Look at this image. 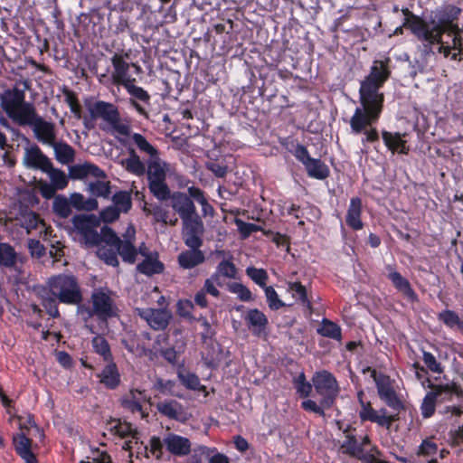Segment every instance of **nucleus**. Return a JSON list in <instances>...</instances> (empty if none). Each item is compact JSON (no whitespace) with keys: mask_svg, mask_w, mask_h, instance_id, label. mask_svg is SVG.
Instances as JSON below:
<instances>
[{"mask_svg":"<svg viewBox=\"0 0 463 463\" xmlns=\"http://www.w3.org/2000/svg\"><path fill=\"white\" fill-rule=\"evenodd\" d=\"M114 206L122 213H128L132 206L131 195L125 191H119L112 196Z\"/></svg>","mask_w":463,"mask_h":463,"instance_id":"nucleus-48","label":"nucleus"},{"mask_svg":"<svg viewBox=\"0 0 463 463\" xmlns=\"http://www.w3.org/2000/svg\"><path fill=\"white\" fill-rule=\"evenodd\" d=\"M70 175L71 178L79 180L90 177L97 179L106 178V174L101 168L89 162L72 165L70 168Z\"/></svg>","mask_w":463,"mask_h":463,"instance_id":"nucleus-23","label":"nucleus"},{"mask_svg":"<svg viewBox=\"0 0 463 463\" xmlns=\"http://www.w3.org/2000/svg\"><path fill=\"white\" fill-rule=\"evenodd\" d=\"M213 274H218L219 279L221 276L228 279H235L237 269L231 260H224L218 264L216 271Z\"/></svg>","mask_w":463,"mask_h":463,"instance_id":"nucleus-54","label":"nucleus"},{"mask_svg":"<svg viewBox=\"0 0 463 463\" xmlns=\"http://www.w3.org/2000/svg\"><path fill=\"white\" fill-rule=\"evenodd\" d=\"M246 274L250 279L254 281L260 288H265L266 282L269 279L268 273L263 269H257L255 267H248L246 269Z\"/></svg>","mask_w":463,"mask_h":463,"instance_id":"nucleus-52","label":"nucleus"},{"mask_svg":"<svg viewBox=\"0 0 463 463\" xmlns=\"http://www.w3.org/2000/svg\"><path fill=\"white\" fill-rule=\"evenodd\" d=\"M422 360L427 368L434 373L441 374L443 373V366L436 359V357L430 352H422Z\"/></svg>","mask_w":463,"mask_h":463,"instance_id":"nucleus-59","label":"nucleus"},{"mask_svg":"<svg viewBox=\"0 0 463 463\" xmlns=\"http://www.w3.org/2000/svg\"><path fill=\"white\" fill-rule=\"evenodd\" d=\"M73 230L80 237V241L87 248L99 245L103 238L102 228L97 231L99 219L94 215H75L72 220Z\"/></svg>","mask_w":463,"mask_h":463,"instance_id":"nucleus-7","label":"nucleus"},{"mask_svg":"<svg viewBox=\"0 0 463 463\" xmlns=\"http://www.w3.org/2000/svg\"><path fill=\"white\" fill-rule=\"evenodd\" d=\"M24 163L27 167L40 169L43 172L50 168L52 161L43 155L38 146L33 145L25 148Z\"/></svg>","mask_w":463,"mask_h":463,"instance_id":"nucleus-21","label":"nucleus"},{"mask_svg":"<svg viewBox=\"0 0 463 463\" xmlns=\"http://www.w3.org/2000/svg\"><path fill=\"white\" fill-rule=\"evenodd\" d=\"M389 60L374 61L369 74L361 81L359 89L360 106L356 107L350 118L352 133L358 135L364 133L362 144L372 143L379 138L376 128L366 129L376 123L382 114L384 96L380 89L388 80L391 71L388 67Z\"/></svg>","mask_w":463,"mask_h":463,"instance_id":"nucleus-2","label":"nucleus"},{"mask_svg":"<svg viewBox=\"0 0 463 463\" xmlns=\"http://www.w3.org/2000/svg\"><path fill=\"white\" fill-rule=\"evenodd\" d=\"M13 441L16 453L26 463H38L31 449L32 441L24 432H20L14 436Z\"/></svg>","mask_w":463,"mask_h":463,"instance_id":"nucleus-29","label":"nucleus"},{"mask_svg":"<svg viewBox=\"0 0 463 463\" xmlns=\"http://www.w3.org/2000/svg\"><path fill=\"white\" fill-rule=\"evenodd\" d=\"M137 315L154 330H164L169 324L170 313L165 308H136Z\"/></svg>","mask_w":463,"mask_h":463,"instance_id":"nucleus-17","label":"nucleus"},{"mask_svg":"<svg viewBox=\"0 0 463 463\" xmlns=\"http://www.w3.org/2000/svg\"><path fill=\"white\" fill-rule=\"evenodd\" d=\"M20 126L31 127L36 139L43 145L51 146L56 142L55 125L44 120L37 114L36 109Z\"/></svg>","mask_w":463,"mask_h":463,"instance_id":"nucleus-12","label":"nucleus"},{"mask_svg":"<svg viewBox=\"0 0 463 463\" xmlns=\"http://www.w3.org/2000/svg\"><path fill=\"white\" fill-rule=\"evenodd\" d=\"M242 318L253 335L260 337L266 334L269 319L260 309L250 308L247 310Z\"/></svg>","mask_w":463,"mask_h":463,"instance_id":"nucleus-18","label":"nucleus"},{"mask_svg":"<svg viewBox=\"0 0 463 463\" xmlns=\"http://www.w3.org/2000/svg\"><path fill=\"white\" fill-rule=\"evenodd\" d=\"M17 253L14 247L6 242L0 243V266L12 268L16 264Z\"/></svg>","mask_w":463,"mask_h":463,"instance_id":"nucleus-39","label":"nucleus"},{"mask_svg":"<svg viewBox=\"0 0 463 463\" xmlns=\"http://www.w3.org/2000/svg\"><path fill=\"white\" fill-rule=\"evenodd\" d=\"M52 209L53 212L61 218H67L71 213V203L63 195H57L54 197Z\"/></svg>","mask_w":463,"mask_h":463,"instance_id":"nucleus-47","label":"nucleus"},{"mask_svg":"<svg viewBox=\"0 0 463 463\" xmlns=\"http://www.w3.org/2000/svg\"><path fill=\"white\" fill-rule=\"evenodd\" d=\"M122 449L129 452V458L136 455V458H139L140 455H145L146 458H149L148 447L144 445L143 442L139 441L138 434L132 436V439L123 441L121 444Z\"/></svg>","mask_w":463,"mask_h":463,"instance_id":"nucleus-38","label":"nucleus"},{"mask_svg":"<svg viewBox=\"0 0 463 463\" xmlns=\"http://www.w3.org/2000/svg\"><path fill=\"white\" fill-rule=\"evenodd\" d=\"M183 222V238L187 247H201L203 240L201 238L203 232V224L197 213L189 215Z\"/></svg>","mask_w":463,"mask_h":463,"instance_id":"nucleus-14","label":"nucleus"},{"mask_svg":"<svg viewBox=\"0 0 463 463\" xmlns=\"http://www.w3.org/2000/svg\"><path fill=\"white\" fill-rule=\"evenodd\" d=\"M112 71L110 74L111 80L115 85L125 87L126 85L136 81V79L131 76L130 70V52H117L111 59Z\"/></svg>","mask_w":463,"mask_h":463,"instance_id":"nucleus-11","label":"nucleus"},{"mask_svg":"<svg viewBox=\"0 0 463 463\" xmlns=\"http://www.w3.org/2000/svg\"><path fill=\"white\" fill-rule=\"evenodd\" d=\"M215 449H211L206 446H199L194 449V454L191 456L187 463H202L199 456L210 457L211 453H213Z\"/></svg>","mask_w":463,"mask_h":463,"instance_id":"nucleus-64","label":"nucleus"},{"mask_svg":"<svg viewBox=\"0 0 463 463\" xmlns=\"http://www.w3.org/2000/svg\"><path fill=\"white\" fill-rule=\"evenodd\" d=\"M317 331L319 335L335 340H341L342 337L340 326L326 318L322 320L321 326Z\"/></svg>","mask_w":463,"mask_h":463,"instance_id":"nucleus-40","label":"nucleus"},{"mask_svg":"<svg viewBox=\"0 0 463 463\" xmlns=\"http://www.w3.org/2000/svg\"><path fill=\"white\" fill-rule=\"evenodd\" d=\"M91 344L94 351L99 355H101L105 361H112L110 346L104 336L99 335L94 336L91 341Z\"/></svg>","mask_w":463,"mask_h":463,"instance_id":"nucleus-44","label":"nucleus"},{"mask_svg":"<svg viewBox=\"0 0 463 463\" xmlns=\"http://www.w3.org/2000/svg\"><path fill=\"white\" fill-rule=\"evenodd\" d=\"M288 291L292 295V297L299 301L303 306L307 307H311V303L307 298V289L300 282H287Z\"/></svg>","mask_w":463,"mask_h":463,"instance_id":"nucleus-41","label":"nucleus"},{"mask_svg":"<svg viewBox=\"0 0 463 463\" xmlns=\"http://www.w3.org/2000/svg\"><path fill=\"white\" fill-rule=\"evenodd\" d=\"M359 417L363 421L369 420L386 428H389L393 420L391 416L386 414L385 409H382L377 411L372 408L369 402L363 403V407L359 411Z\"/></svg>","mask_w":463,"mask_h":463,"instance_id":"nucleus-24","label":"nucleus"},{"mask_svg":"<svg viewBox=\"0 0 463 463\" xmlns=\"http://www.w3.org/2000/svg\"><path fill=\"white\" fill-rule=\"evenodd\" d=\"M230 292L236 294L238 298L241 301H251L253 300L251 291L243 284L239 282H232L228 285Z\"/></svg>","mask_w":463,"mask_h":463,"instance_id":"nucleus-53","label":"nucleus"},{"mask_svg":"<svg viewBox=\"0 0 463 463\" xmlns=\"http://www.w3.org/2000/svg\"><path fill=\"white\" fill-rule=\"evenodd\" d=\"M148 185L151 193L158 200H166L170 197V190L165 183V179L149 180Z\"/></svg>","mask_w":463,"mask_h":463,"instance_id":"nucleus-46","label":"nucleus"},{"mask_svg":"<svg viewBox=\"0 0 463 463\" xmlns=\"http://www.w3.org/2000/svg\"><path fill=\"white\" fill-rule=\"evenodd\" d=\"M107 234L110 242L114 243L118 248V255L122 258L124 262L133 264L137 256V249L134 242L136 239V230L134 226L129 225L122 238H119L113 230H108Z\"/></svg>","mask_w":463,"mask_h":463,"instance_id":"nucleus-9","label":"nucleus"},{"mask_svg":"<svg viewBox=\"0 0 463 463\" xmlns=\"http://www.w3.org/2000/svg\"><path fill=\"white\" fill-rule=\"evenodd\" d=\"M449 396L450 391L448 386H433V391L427 392L420 405L421 415L424 419L430 418L436 410V402L441 392Z\"/></svg>","mask_w":463,"mask_h":463,"instance_id":"nucleus-26","label":"nucleus"},{"mask_svg":"<svg viewBox=\"0 0 463 463\" xmlns=\"http://www.w3.org/2000/svg\"><path fill=\"white\" fill-rule=\"evenodd\" d=\"M164 445L173 455L182 457L189 454L191 450L190 440L183 436L168 433L164 438Z\"/></svg>","mask_w":463,"mask_h":463,"instance_id":"nucleus-22","label":"nucleus"},{"mask_svg":"<svg viewBox=\"0 0 463 463\" xmlns=\"http://www.w3.org/2000/svg\"><path fill=\"white\" fill-rule=\"evenodd\" d=\"M121 136L122 138H117L128 150V156L120 162L122 167L133 175L145 176L146 159L141 158V156L151 158L159 154L158 150L143 135L132 132L130 126L129 134Z\"/></svg>","mask_w":463,"mask_h":463,"instance_id":"nucleus-3","label":"nucleus"},{"mask_svg":"<svg viewBox=\"0 0 463 463\" xmlns=\"http://www.w3.org/2000/svg\"><path fill=\"white\" fill-rule=\"evenodd\" d=\"M41 298L42 305L46 310L47 314L53 318L59 317L60 312L57 303L58 298L52 295L50 290H43V294L41 295Z\"/></svg>","mask_w":463,"mask_h":463,"instance_id":"nucleus-43","label":"nucleus"},{"mask_svg":"<svg viewBox=\"0 0 463 463\" xmlns=\"http://www.w3.org/2000/svg\"><path fill=\"white\" fill-rule=\"evenodd\" d=\"M135 83L136 81H133L124 87L129 95V103L139 115L147 118V107L150 106L151 97L145 89Z\"/></svg>","mask_w":463,"mask_h":463,"instance_id":"nucleus-16","label":"nucleus"},{"mask_svg":"<svg viewBox=\"0 0 463 463\" xmlns=\"http://www.w3.org/2000/svg\"><path fill=\"white\" fill-rule=\"evenodd\" d=\"M88 191L95 196L108 198L110 194L109 182L96 180L90 182L88 184Z\"/></svg>","mask_w":463,"mask_h":463,"instance_id":"nucleus-49","label":"nucleus"},{"mask_svg":"<svg viewBox=\"0 0 463 463\" xmlns=\"http://www.w3.org/2000/svg\"><path fill=\"white\" fill-rule=\"evenodd\" d=\"M99 377L100 382L109 389H115L120 383V374L118 367L111 361L104 367Z\"/></svg>","mask_w":463,"mask_h":463,"instance_id":"nucleus-37","label":"nucleus"},{"mask_svg":"<svg viewBox=\"0 0 463 463\" xmlns=\"http://www.w3.org/2000/svg\"><path fill=\"white\" fill-rule=\"evenodd\" d=\"M108 230L111 229L108 226L102 227V241L99 245L95 246L98 247L97 255L100 260H104L106 264L117 267L118 265V248L109 240V235L107 234Z\"/></svg>","mask_w":463,"mask_h":463,"instance_id":"nucleus-20","label":"nucleus"},{"mask_svg":"<svg viewBox=\"0 0 463 463\" xmlns=\"http://www.w3.org/2000/svg\"><path fill=\"white\" fill-rule=\"evenodd\" d=\"M51 146L53 148L56 160L61 165H69L74 161L75 150L69 144L60 141Z\"/></svg>","mask_w":463,"mask_h":463,"instance_id":"nucleus-33","label":"nucleus"},{"mask_svg":"<svg viewBox=\"0 0 463 463\" xmlns=\"http://www.w3.org/2000/svg\"><path fill=\"white\" fill-rule=\"evenodd\" d=\"M438 445L430 439H425L418 447L416 454L420 457H432L438 452Z\"/></svg>","mask_w":463,"mask_h":463,"instance_id":"nucleus-58","label":"nucleus"},{"mask_svg":"<svg viewBox=\"0 0 463 463\" xmlns=\"http://www.w3.org/2000/svg\"><path fill=\"white\" fill-rule=\"evenodd\" d=\"M218 286H221L218 274H213L210 278L205 279L202 289L204 290L206 294H210L214 298H218L220 296Z\"/></svg>","mask_w":463,"mask_h":463,"instance_id":"nucleus-60","label":"nucleus"},{"mask_svg":"<svg viewBox=\"0 0 463 463\" xmlns=\"http://www.w3.org/2000/svg\"><path fill=\"white\" fill-rule=\"evenodd\" d=\"M43 172L48 175L51 180L50 184L58 190H62L68 185V178L65 173L62 170L54 168L52 163L50 164V168Z\"/></svg>","mask_w":463,"mask_h":463,"instance_id":"nucleus-42","label":"nucleus"},{"mask_svg":"<svg viewBox=\"0 0 463 463\" xmlns=\"http://www.w3.org/2000/svg\"><path fill=\"white\" fill-rule=\"evenodd\" d=\"M51 294L58 301L67 305H80L82 302V293L77 278L70 274H60L49 279L47 282Z\"/></svg>","mask_w":463,"mask_h":463,"instance_id":"nucleus-4","label":"nucleus"},{"mask_svg":"<svg viewBox=\"0 0 463 463\" xmlns=\"http://www.w3.org/2000/svg\"><path fill=\"white\" fill-rule=\"evenodd\" d=\"M402 13L406 15L403 26L408 27L421 43L426 54L433 52L434 45H438V52L445 57L449 56L452 49L461 52L462 30L457 24L459 8L448 5L437 10L430 20L412 14L407 8L402 9ZM459 53H453L451 60H457Z\"/></svg>","mask_w":463,"mask_h":463,"instance_id":"nucleus-1","label":"nucleus"},{"mask_svg":"<svg viewBox=\"0 0 463 463\" xmlns=\"http://www.w3.org/2000/svg\"><path fill=\"white\" fill-rule=\"evenodd\" d=\"M383 140L385 146L392 152H398L400 154H407L409 148L406 146V141L402 138V135L398 132L392 133L388 131H383Z\"/></svg>","mask_w":463,"mask_h":463,"instance_id":"nucleus-32","label":"nucleus"},{"mask_svg":"<svg viewBox=\"0 0 463 463\" xmlns=\"http://www.w3.org/2000/svg\"><path fill=\"white\" fill-rule=\"evenodd\" d=\"M304 166L308 176L317 180H324L330 174L328 166L317 158L311 157Z\"/></svg>","mask_w":463,"mask_h":463,"instance_id":"nucleus-34","label":"nucleus"},{"mask_svg":"<svg viewBox=\"0 0 463 463\" xmlns=\"http://www.w3.org/2000/svg\"><path fill=\"white\" fill-rule=\"evenodd\" d=\"M312 383L316 392L322 397V406L330 408L339 393V385L335 377L330 372L323 370L314 374Z\"/></svg>","mask_w":463,"mask_h":463,"instance_id":"nucleus-8","label":"nucleus"},{"mask_svg":"<svg viewBox=\"0 0 463 463\" xmlns=\"http://www.w3.org/2000/svg\"><path fill=\"white\" fill-rule=\"evenodd\" d=\"M362 215V200L359 197H353L347 209L345 222L353 230L358 231L363 229L364 223L361 220Z\"/></svg>","mask_w":463,"mask_h":463,"instance_id":"nucleus-30","label":"nucleus"},{"mask_svg":"<svg viewBox=\"0 0 463 463\" xmlns=\"http://www.w3.org/2000/svg\"><path fill=\"white\" fill-rule=\"evenodd\" d=\"M178 378L182 384L189 390L197 391L203 387L198 376L194 373L179 371Z\"/></svg>","mask_w":463,"mask_h":463,"instance_id":"nucleus-50","label":"nucleus"},{"mask_svg":"<svg viewBox=\"0 0 463 463\" xmlns=\"http://www.w3.org/2000/svg\"><path fill=\"white\" fill-rule=\"evenodd\" d=\"M145 401L146 395L144 392L131 390L129 394L122 400V405L132 412H139L141 416L144 417L141 403Z\"/></svg>","mask_w":463,"mask_h":463,"instance_id":"nucleus-36","label":"nucleus"},{"mask_svg":"<svg viewBox=\"0 0 463 463\" xmlns=\"http://www.w3.org/2000/svg\"><path fill=\"white\" fill-rule=\"evenodd\" d=\"M93 312L101 320H107L117 316L118 307L113 298V292L107 288L93 290L91 295Z\"/></svg>","mask_w":463,"mask_h":463,"instance_id":"nucleus-10","label":"nucleus"},{"mask_svg":"<svg viewBox=\"0 0 463 463\" xmlns=\"http://www.w3.org/2000/svg\"><path fill=\"white\" fill-rule=\"evenodd\" d=\"M235 224L243 239L248 238L253 232L262 231L261 226L251 222H246L241 219H235Z\"/></svg>","mask_w":463,"mask_h":463,"instance_id":"nucleus-57","label":"nucleus"},{"mask_svg":"<svg viewBox=\"0 0 463 463\" xmlns=\"http://www.w3.org/2000/svg\"><path fill=\"white\" fill-rule=\"evenodd\" d=\"M295 388L297 390V393L300 397H307L310 394L312 391V385L306 380L304 373H301L295 379Z\"/></svg>","mask_w":463,"mask_h":463,"instance_id":"nucleus-61","label":"nucleus"},{"mask_svg":"<svg viewBox=\"0 0 463 463\" xmlns=\"http://www.w3.org/2000/svg\"><path fill=\"white\" fill-rule=\"evenodd\" d=\"M263 289L268 306L271 310H279L285 306V303L279 298L272 286H266Z\"/></svg>","mask_w":463,"mask_h":463,"instance_id":"nucleus-51","label":"nucleus"},{"mask_svg":"<svg viewBox=\"0 0 463 463\" xmlns=\"http://www.w3.org/2000/svg\"><path fill=\"white\" fill-rule=\"evenodd\" d=\"M146 175L147 180L165 179L168 172V164L162 160L159 154L145 160Z\"/></svg>","mask_w":463,"mask_h":463,"instance_id":"nucleus-27","label":"nucleus"},{"mask_svg":"<svg viewBox=\"0 0 463 463\" xmlns=\"http://www.w3.org/2000/svg\"><path fill=\"white\" fill-rule=\"evenodd\" d=\"M0 99L1 107L7 116L18 125H21L35 110L33 103L25 101L24 90L18 88L6 90L1 94Z\"/></svg>","mask_w":463,"mask_h":463,"instance_id":"nucleus-5","label":"nucleus"},{"mask_svg":"<svg viewBox=\"0 0 463 463\" xmlns=\"http://www.w3.org/2000/svg\"><path fill=\"white\" fill-rule=\"evenodd\" d=\"M137 270L146 276L160 274L164 270V264L159 260L158 253L150 252L145 259L137 264Z\"/></svg>","mask_w":463,"mask_h":463,"instance_id":"nucleus-31","label":"nucleus"},{"mask_svg":"<svg viewBox=\"0 0 463 463\" xmlns=\"http://www.w3.org/2000/svg\"><path fill=\"white\" fill-rule=\"evenodd\" d=\"M175 383L172 380H164L158 378L155 383V388L163 394L173 393Z\"/></svg>","mask_w":463,"mask_h":463,"instance_id":"nucleus-63","label":"nucleus"},{"mask_svg":"<svg viewBox=\"0 0 463 463\" xmlns=\"http://www.w3.org/2000/svg\"><path fill=\"white\" fill-rule=\"evenodd\" d=\"M17 222L28 234L36 232L43 240H47V236L51 232L40 215L33 211H22Z\"/></svg>","mask_w":463,"mask_h":463,"instance_id":"nucleus-15","label":"nucleus"},{"mask_svg":"<svg viewBox=\"0 0 463 463\" xmlns=\"http://www.w3.org/2000/svg\"><path fill=\"white\" fill-rule=\"evenodd\" d=\"M112 429L114 430L115 435L118 436L123 439V441L127 439H132V436H137L138 433L136 430L133 429L131 424L127 422H117Z\"/></svg>","mask_w":463,"mask_h":463,"instance_id":"nucleus-55","label":"nucleus"},{"mask_svg":"<svg viewBox=\"0 0 463 463\" xmlns=\"http://www.w3.org/2000/svg\"><path fill=\"white\" fill-rule=\"evenodd\" d=\"M438 319L446 326L449 328L457 326L462 332L463 321L455 311L445 309L438 314Z\"/></svg>","mask_w":463,"mask_h":463,"instance_id":"nucleus-45","label":"nucleus"},{"mask_svg":"<svg viewBox=\"0 0 463 463\" xmlns=\"http://www.w3.org/2000/svg\"><path fill=\"white\" fill-rule=\"evenodd\" d=\"M124 347L131 354H136L139 351V343L135 334H128V337L121 340Z\"/></svg>","mask_w":463,"mask_h":463,"instance_id":"nucleus-62","label":"nucleus"},{"mask_svg":"<svg viewBox=\"0 0 463 463\" xmlns=\"http://www.w3.org/2000/svg\"><path fill=\"white\" fill-rule=\"evenodd\" d=\"M189 250L182 251L178 255V264L184 269H193L202 264L204 260V254L200 247H188Z\"/></svg>","mask_w":463,"mask_h":463,"instance_id":"nucleus-28","label":"nucleus"},{"mask_svg":"<svg viewBox=\"0 0 463 463\" xmlns=\"http://www.w3.org/2000/svg\"><path fill=\"white\" fill-rule=\"evenodd\" d=\"M156 409L162 415L173 420H181L184 414L183 406L175 400L160 402Z\"/></svg>","mask_w":463,"mask_h":463,"instance_id":"nucleus-35","label":"nucleus"},{"mask_svg":"<svg viewBox=\"0 0 463 463\" xmlns=\"http://www.w3.org/2000/svg\"><path fill=\"white\" fill-rule=\"evenodd\" d=\"M172 208L179 214L181 219L196 213V208L190 197L184 193H174L171 196Z\"/></svg>","mask_w":463,"mask_h":463,"instance_id":"nucleus-25","label":"nucleus"},{"mask_svg":"<svg viewBox=\"0 0 463 463\" xmlns=\"http://www.w3.org/2000/svg\"><path fill=\"white\" fill-rule=\"evenodd\" d=\"M342 449L352 456H359L363 452L362 445L357 441L355 437L349 434L346 435L345 439L343 441Z\"/></svg>","mask_w":463,"mask_h":463,"instance_id":"nucleus-56","label":"nucleus"},{"mask_svg":"<svg viewBox=\"0 0 463 463\" xmlns=\"http://www.w3.org/2000/svg\"><path fill=\"white\" fill-rule=\"evenodd\" d=\"M89 112L92 118H101L106 122L114 134H129V124L121 121L118 109L114 104L96 101L89 107Z\"/></svg>","mask_w":463,"mask_h":463,"instance_id":"nucleus-6","label":"nucleus"},{"mask_svg":"<svg viewBox=\"0 0 463 463\" xmlns=\"http://www.w3.org/2000/svg\"><path fill=\"white\" fill-rule=\"evenodd\" d=\"M372 377L375 383L377 392L382 401L390 408L400 411L402 409V402L393 389L392 380L388 375L378 373L375 370L372 372Z\"/></svg>","mask_w":463,"mask_h":463,"instance_id":"nucleus-13","label":"nucleus"},{"mask_svg":"<svg viewBox=\"0 0 463 463\" xmlns=\"http://www.w3.org/2000/svg\"><path fill=\"white\" fill-rule=\"evenodd\" d=\"M388 270V279L393 287L400 291L410 302H417L419 300L417 293L411 288L410 281L402 276L392 266L386 267Z\"/></svg>","mask_w":463,"mask_h":463,"instance_id":"nucleus-19","label":"nucleus"}]
</instances>
